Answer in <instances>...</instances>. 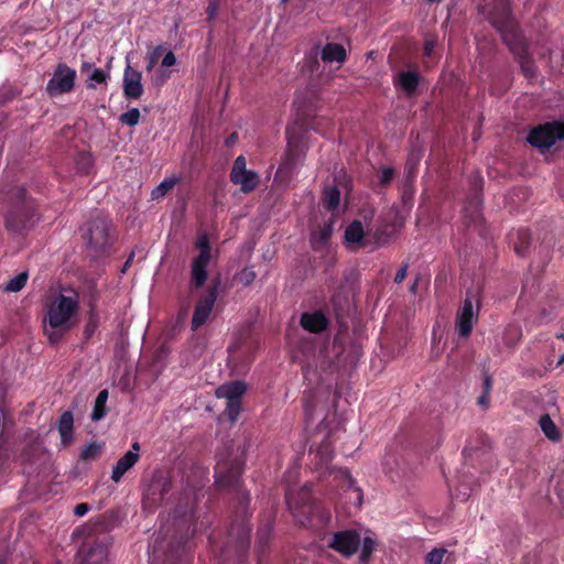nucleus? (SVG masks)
I'll list each match as a JSON object with an SVG mask.
<instances>
[{
	"mask_svg": "<svg viewBox=\"0 0 564 564\" xmlns=\"http://www.w3.org/2000/svg\"><path fill=\"white\" fill-rule=\"evenodd\" d=\"M78 312L79 296L74 290H63L51 297L44 318L50 343H57L77 323Z\"/></svg>",
	"mask_w": 564,
	"mask_h": 564,
	"instance_id": "nucleus-1",
	"label": "nucleus"
},
{
	"mask_svg": "<svg viewBox=\"0 0 564 564\" xmlns=\"http://www.w3.org/2000/svg\"><path fill=\"white\" fill-rule=\"evenodd\" d=\"M14 196L15 200L7 215L6 224L8 229L22 232L31 229L37 221V217L33 203L25 198L24 189L18 188Z\"/></svg>",
	"mask_w": 564,
	"mask_h": 564,
	"instance_id": "nucleus-2",
	"label": "nucleus"
},
{
	"mask_svg": "<svg viewBox=\"0 0 564 564\" xmlns=\"http://www.w3.org/2000/svg\"><path fill=\"white\" fill-rule=\"evenodd\" d=\"M564 139V123L549 122L531 131L528 141L535 148L545 150Z\"/></svg>",
	"mask_w": 564,
	"mask_h": 564,
	"instance_id": "nucleus-3",
	"label": "nucleus"
},
{
	"mask_svg": "<svg viewBox=\"0 0 564 564\" xmlns=\"http://www.w3.org/2000/svg\"><path fill=\"white\" fill-rule=\"evenodd\" d=\"M196 248L199 249V253L192 263V279L195 286L199 288L207 279L206 267L210 260L212 248L207 235L203 234L197 238Z\"/></svg>",
	"mask_w": 564,
	"mask_h": 564,
	"instance_id": "nucleus-4",
	"label": "nucleus"
},
{
	"mask_svg": "<svg viewBox=\"0 0 564 564\" xmlns=\"http://www.w3.org/2000/svg\"><path fill=\"white\" fill-rule=\"evenodd\" d=\"M246 391V384L241 381H234L223 384L216 389V397L226 399V413L231 421H235L240 412V399Z\"/></svg>",
	"mask_w": 564,
	"mask_h": 564,
	"instance_id": "nucleus-5",
	"label": "nucleus"
},
{
	"mask_svg": "<svg viewBox=\"0 0 564 564\" xmlns=\"http://www.w3.org/2000/svg\"><path fill=\"white\" fill-rule=\"evenodd\" d=\"M479 305L467 295L456 314L455 327L459 336L467 337L478 319Z\"/></svg>",
	"mask_w": 564,
	"mask_h": 564,
	"instance_id": "nucleus-6",
	"label": "nucleus"
},
{
	"mask_svg": "<svg viewBox=\"0 0 564 564\" xmlns=\"http://www.w3.org/2000/svg\"><path fill=\"white\" fill-rule=\"evenodd\" d=\"M76 72L65 64H59L52 78L48 80L46 90L51 96L68 93L73 89Z\"/></svg>",
	"mask_w": 564,
	"mask_h": 564,
	"instance_id": "nucleus-7",
	"label": "nucleus"
},
{
	"mask_svg": "<svg viewBox=\"0 0 564 564\" xmlns=\"http://www.w3.org/2000/svg\"><path fill=\"white\" fill-rule=\"evenodd\" d=\"M230 180L234 184L239 185L245 193L253 191L259 184V176L256 172L247 169L245 156L239 155L232 165Z\"/></svg>",
	"mask_w": 564,
	"mask_h": 564,
	"instance_id": "nucleus-8",
	"label": "nucleus"
},
{
	"mask_svg": "<svg viewBox=\"0 0 564 564\" xmlns=\"http://www.w3.org/2000/svg\"><path fill=\"white\" fill-rule=\"evenodd\" d=\"M217 297L218 286L214 285L198 300L192 317V329H198L208 321Z\"/></svg>",
	"mask_w": 564,
	"mask_h": 564,
	"instance_id": "nucleus-9",
	"label": "nucleus"
},
{
	"mask_svg": "<svg viewBox=\"0 0 564 564\" xmlns=\"http://www.w3.org/2000/svg\"><path fill=\"white\" fill-rule=\"evenodd\" d=\"M329 546L341 555L349 557L360 546V536L355 530L340 531L334 534Z\"/></svg>",
	"mask_w": 564,
	"mask_h": 564,
	"instance_id": "nucleus-10",
	"label": "nucleus"
},
{
	"mask_svg": "<svg viewBox=\"0 0 564 564\" xmlns=\"http://www.w3.org/2000/svg\"><path fill=\"white\" fill-rule=\"evenodd\" d=\"M489 19L495 28L501 32L505 41L511 45V40L516 37L514 23L510 14L509 7L502 4L499 10H495L489 13Z\"/></svg>",
	"mask_w": 564,
	"mask_h": 564,
	"instance_id": "nucleus-11",
	"label": "nucleus"
},
{
	"mask_svg": "<svg viewBox=\"0 0 564 564\" xmlns=\"http://www.w3.org/2000/svg\"><path fill=\"white\" fill-rule=\"evenodd\" d=\"M141 79L142 74L128 62L122 78L123 94L128 99L137 100L143 95L144 89Z\"/></svg>",
	"mask_w": 564,
	"mask_h": 564,
	"instance_id": "nucleus-12",
	"label": "nucleus"
},
{
	"mask_svg": "<svg viewBox=\"0 0 564 564\" xmlns=\"http://www.w3.org/2000/svg\"><path fill=\"white\" fill-rule=\"evenodd\" d=\"M109 224L106 219H97L87 229V241L96 249H104L108 245Z\"/></svg>",
	"mask_w": 564,
	"mask_h": 564,
	"instance_id": "nucleus-13",
	"label": "nucleus"
},
{
	"mask_svg": "<svg viewBox=\"0 0 564 564\" xmlns=\"http://www.w3.org/2000/svg\"><path fill=\"white\" fill-rule=\"evenodd\" d=\"M140 445L138 442H134L131 446V449L128 451L116 464L111 473V479L115 482H118L122 476L134 466L140 457Z\"/></svg>",
	"mask_w": 564,
	"mask_h": 564,
	"instance_id": "nucleus-14",
	"label": "nucleus"
},
{
	"mask_svg": "<svg viewBox=\"0 0 564 564\" xmlns=\"http://www.w3.org/2000/svg\"><path fill=\"white\" fill-rule=\"evenodd\" d=\"M80 73L87 75V87L95 88L99 84H107L110 74L101 68H96L89 62H83Z\"/></svg>",
	"mask_w": 564,
	"mask_h": 564,
	"instance_id": "nucleus-15",
	"label": "nucleus"
},
{
	"mask_svg": "<svg viewBox=\"0 0 564 564\" xmlns=\"http://www.w3.org/2000/svg\"><path fill=\"white\" fill-rule=\"evenodd\" d=\"M345 241L351 249L365 246V229L359 220L352 221L345 230Z\"/></svg>",
	"mask_w": 564,
	"mask_h": 564,
	"instance_id": "nucleus-16",
	"label": "nucleus"
},
{
	"mask_svg": "<svg viewBox=\"0 0 564 564\" xmlns=\"http://www.w3.org/2000/svg\"><path fill=\"white\" fill-rule=\"evenodd\" d=\"M301 325L308 332L318 333L326 328L327 319L321 312L304 313L301 317Z\"/></svg>",
	"mask_w": 564,
	"mask_h": 564,
	"instance_id": "nucleus-17",
	"label": "nucleus"
},
{
	"mask_svg": "<svg viewBox=\"0 0 564 564\" xmlns=\"http://www.w3.org/2000/svg\"><path fill=\"white\" fill-rule=\"evenodd\" d=\"M176 64V57L172 51L166 52L164 55L161 69H159L152 77V82L156 86H161L167 78H170L171 73L165 68L174 66Z\"/></svg>",
	"mask_w": 564,
	"mask_h": 564,
	"instance_id": "nucleus-18",
	"label": "nucleus"
},
{
	"mask_svg": "<svg viewBox=\"0 0 564 564\" xmlns=\"http://www.w3.org/2000/svg\"><path fill=\"white\" fill-rule=\"evenodd\" d=\"M322 59L324 62H337L338 64H341L346 59V51L340 44L328 43L322 51Z\"/></svg>",
	"mask_w": 564,
	"mask_h": 564,
	"instance_id": "nucleus-19",
	"label": "nucleus"
},
{
	"mask_svg": "<svg viewBox=\"0 0 564 564\" xmlns=\"http://www.w3.org/2000/svg\"><path fill=\"white\" fill-rule=\"evenodd\" d=\"M395 83L400 89L406 94H412L419 84V75L412 70L401 72Z\"/></svg>",
	"mask_w": 564,
	"mask_h": 564,
	"instance_id": "nucleus-20",
	"label": "nucleus"
},
{
	"mask_svg": "<svg viewBox=\"0 0 564 564\" xmlns=\"http://www.w3.org/2000/svg\"><path fill=\"white\" fill-rule=\"evenodd\" d=\"M73 423V414L69 411L64 412L58 422V432L64 445L68 444L72 440Z\"/></svg>",
	"mask_w": 564,
	"mask_h": 564,
	"instance_id": "nucleus-21",
	"label": "nucleus"
},
{
	"mask_svg": "<svg viewBox=\"0 0 564 564\" xmlns=\"http://www.w3.org/2000/svg\"><path fill=\"white\" fill-rule=\"evenodd\" d=\"M510 241L513 243L514 251L522 254L530 243V234L527 229H520L510 236Z\"/></svg>",
	"mask_w": 564,
	"mask_h": 564,
	"instance_id": "nucleus-22",
	"label": "nucleus"
},
{
	"mask_svg": "<svg viewBox=\"0 0 564 564\" xmlns=\"http://www.w3.org/2000/svg\"><path fill=\"white\" fill-rule=\"evenodd\" d=\"M178 177L172 176L164 178L158 186H155L152 192L151 196L153 199H160L164 197L173 187L177 184Z\"/></svg>",
	"mask_w": 564,
	"mask_h": 564,
	"instance_id": "nucleus-23",
	"label": "nucleus"
},
{
	"mask_svg": "<svg viewBox=\"0 0 564 564\" xmlns=\"http://www.w3.org/2000/svg\"><path fill=\"white\" fill-rule=\"evenodd\" d=\"M315 456L321 465H327L333 457L332 440H323L315 449Z\"/></svg>",
	"mask_w": 564,
	"mask_h": 564,
	"instance_id": "nucleus-24",
	"label": "nucleus"
},
{
	"mask_svg": "<svg viewBox=\"0 0 564 564\" xmlns=\"http://www.w3.org/2000/svg\"><path fill=\"white\" fill-rule=\"evenodd\" d=\"M540 427L545 436L551 441H558L561 435L560 432L549 415H543L540 419Z\"/></svg>",
	"mask_w": 564,
	"mask_h": 564,
	"instance_id": "nucleus-25",
	"label": "nucleus"
},
{
	"mask_svg": "<svg viewBox=\"0 0 564 564\" xmlns=\"http://www.w3.org/2000/svg\"><path fill=\"white\" fill-rule=\"evenodd\" d=\"M340 194L336 187H327L323 194V203L328 210H335L339 205Z\"/></svg>",
	"mask_w": 564,
	"mask_h": 564,
	"instance_id": "nucleus-26",
	"label": "nucleus"
},
{
	"mask_svg": "<svg viewBox=\"0 0 564 564\" xmlns=\"http://www.w3.org/2000/svg\"><path fill=\"white\" fill-rule=\"evenodd\" d=\"M26 281H28V273L21 272L18 275H15L14 278H11L7 282V284L4 286V291L19 292L24 288V285L26 284Z\"/></svg>",
	"mask_w": 564,
	"mask_h": 564,
	"instance_id": "nucleus-27",
	"label": "nucleus"
},
{
	"mask_svg": "<svg viewBox=\"0 0 564 564\" xmlns=\"http://www.w3.org/2000/svg\"><path fill=\"white\" fill-rule=\"evenodd\" d=\"M522 333L519 326L509 325L503 334V341L508 347L514 346L521 338Z\"/></svg>",
	"mask_w": 564,
	"mask_h": 564,
	"instance_id": "nucleus-28",
	"label": "nucleus"
},
{
	"mask_svg": "<svg viewBox=\"0 0 564 564\" xmlns=\"http://www.w3.org/2000/svg\"><path fill=\"white\" fill-rule=\"evenodd\" d=\"M361 544V553L359 555V561L362 564H367L369 558L375 550L376 542L371 538H365Z\"/></svg>",
	"mask_w": 564,
	"mask_h": 564,
	"instance_id": "nucleus-29",
	"label": "nucleus"
},
{
	"mask_svg": "<svg viewBox=\"0 0 564 564\" xmlns=\"http://www.w3.org/2000/svg\"><path fill=\"white\" fill-rule=\"evenodd\" d=\"M120 122L129 127H134L139 123L140 111L138 108H131L127 112H123L120 118Z\"/></svg>",
	"mask_w": 564,
	"mask_h": 564,
	"instance_id": "nucleus-30",
	"label": "nucleus"
},
{
	"mask_svg": "<svg viewBox=\"0 0 564 564\" xmlns=\"http://www.w3.org/2000/svg\"><path fill=\"white\" fill-rule=\"evenodd\" d=\"M447 550L444 547H435L425 555V564H441Z\"/></svg>",
	"mask_w": 564,
	"mask_h": 564,
	"instance_id": "nucleus-31",
	"label": "nucleus"
},
{
	"mask_svg": "<svg viewBox=\"0 0 564 564\" xmlns=\"http://www.w3.org/2000/svg\"><path fill=\"white\" fill-rule=\"evenodd\" d=\"M164 48L162 46H156L148 54V65L147 70L152 72L154 66L156 65L159 57L162 55Z\"/></svg>",
	"mask_w": 564,
	"mask_h": 564,
	"instance_id": "nucleus-32",
	"label": "nucleus"
},
{
	"mask_svg": "<svg viewBox=\"0 0 564 564\" xmlns=\"http://www.w3.org/2000/svg\"><path fill=\"white\" fill-rule=\"evenodd\" d=\"M256 279V273L252 269H243L239 275L238 280L243 285H250Z\"/></svg>",
	"mask_w": 564,
	"mask_h": 564,
	"instance_id": "nucleus-33",
	"label": "nucleus"
},
{
	"mask_svg": "<svg viewBox=\"0 0 564 564\" xmlns=\"http://www.w3.org/2000/svg\"><path fill=\"white\" fill-rule=\"evenodd\" d=\"M106 415V403H99V401L95 400L94 410L91 414V419L94 421H99Z\"/></svg>",
	"mask_w": 564,
	"mask_h": 564,
	"instance_id": "nucleus-34",
	"label": "nucleus"
},
{
	"mask_svg": "<svg viewBox=\"0 0 564 564\" xmlns=\"http://www.w3.org/2000/svg\"><path fill=\"white\" fill-rule=\"evenodd\" d=\"M394 177V171L390 167H384L379 174V182L381 185L389 184Z\"/></svg>",
	"mask_w": 564,
	"mask_h": 564,
	"instance_id": "nucleus-35",
	"label": "nucleus"
},
{
	"mask_svg": "<svg viewBox=\"0 0 564 564\" xmlns=\"http://www.w3.org/2000/svg\"><path fill=\"white\" fill-rule=\"evenodd\" d=\"M99 452V446L96 444H90L82 452V457L84 459H88L94 457Z\"/></svg>",
	"mask_w": 564,
	"mask_h": 564,
	"instance_id": "nucleus-36",
	"label": "nucleus"
},
{
	"mask_svg": "<svg viewBox=\"0 0 564 564\" xmlns=\"http://www.w3.org/2000/svg\"><path fill=\"white\" fill-rule=\"evenodd\" d=\"M286 134H288L289 148H290V150H292L297 144V137L292 128L288 129Z\"/></svg>",
	"mask_w": 564,
	"mask_h": 564,
	"instance_id": "nucleus-37",
	"label": "nucleus"
},
{
	"mask_svg": "<svg viewBox=\"0 0 564 564\" xmlns=\"http://www.w3.org/2000/svg\"><path fill=\"white\" fill-rule=\"evenodd\" d=\"M406 272H408V265L406 264H403L397 272L395 276H394V281L397 283H401L405 276H406Z\"/></svg>",
	"mask_w": 564,
	"mask_h": 564,
	"instance_id": "nucleus-38",
	"label": "nucleus"
},
{
	"mask_svg": "<svg viewBox=\"0 0 564 564\" xmlns=\"http://www.w3.org/2000/svg\"><path fill=\"white\" fill-rule=\"evenodd\" d=\"M88 511H89V506L87 503H79L74 509V513L77 517H84Z\"/></svg>",
	"mask_w": 564,
	"mask_h": 564,
	"instance_id": "nucleus-39",
	"label": "nucleus"
},
{
	"mask_svg": "<svg viewBox=\"0 0 564 564\" xmlns=\"http://www.w3.org/2000/svg\"><path fill=\"white\" fill-rule=\"evenodd\" d=\"M434 47H435V43L433 41H426L425 45H424V54L431 55L432 52L434 51Z\"/></svg>",
	"mask_w": 564,
	"mask_h": 564,
	"instance_id": "nucleus-40",
	"label": "nucleus"
},
{
	"mask_svg": "<svg viewBox=\"0 0 564 564\" xmlns=\"http://www.w3.org/2000/svg\"><path fill=\"white\" fill-rule=\"evenodd\" d=\"M332 235V229L330 227H327V228H324L322 231H321V241L322 242H325L328 240V238L330 237Z\"/></svg>",
	"mask_w": 564,
	"mask_h": 564,
	"instance_id": "nucleus-41",
	"label": "nucleus"
},
{
	"mask_svg": "<svg viewBox=\"0 0 564 564\" xmlns=\"http://www.w3.org/2000/svg\"><path fill=\"white\" fill-rule=\"evenodd\" d=\"M107 399H108V391L105 389L98 393L96 401H99V403H106Z\"/></svg>",
	"mask_w": 564,
	"mask_h": 564,
	"instance_id": "nucleus-42",
	"label": "nucleus"
},
{
	"mask_svg": "<svg viewBox=\"0 0 564 564\" xmlns=\"http://www.w3.org/2000/svg\"><path fill=\"white\" fill-rule=\"evenodd\" d=\"M522 68L525 73L527 76H532L533 75V69H532V66L529 62H525V63H522Z\"/></svg>",
	"mask_w": 564,
	"mask_h": 564,
	"instance_id": "nucleus-43",
	"label": "nucleus"
},
{
	"mask_svg": "<svg viewBox=\"0 0 564 564\" xmlns=\"http://www.w3.org/2000/svg\"><path fill=\"white\" fill-rule=\"evenodd\" d=\"M216 481L220 485H227V481L225 479H223V476H221V471H220V466L217 467L216 469Z\"/></svg>",
	"mask_w": 564,
	"mask_h": 564,
	"instance_id": "nucleus-44",
	"label": "nucleus"
},
{
	"mask_svg": "<svg viewBox=\"0 0 564 564\" xmlns=\"http://www.w3.org/2000/svg\"><path fill=\"white\" fill-rule=\"evenodd\" d=\"M286 499H288V503H289L290 509H293V507H294L297 502L294 500V498H293V496H292V494H291V492H288V495H286Z\"/></svg>",
	"mask_w": 564,
	"mask_h": 564,
	"instance_id": "nucleus-45",
	"label": "nucleus"
},
{
	"mask_svg": "<svg viewBox=\"0 0 564 564\" xmlns=\"http://www.w3.org/2000/svg\"><path fill=\"white\" fill-rule=\"evenodd\" d=\"M208 10H209V17L213 18L216 14V7L210 3L208 7Z\"/></svg>",
	"mask_w": 564,
	"mask_h": 564,
	"instance_id": "nucleus-46",
	"label": "nucleus"
},
{
	"mask_svg": "<svg viewBox=\"0 0 564 564\" xmlns=\"http://www.w3.org/2000/svg\"><path fill=\"white\" fill-rule=\"evenodd\" d=\"M491 387V380L489 377H486L485 378V388H486V391H488Z\"/></svg>",
	"mask_w": 564,
	"mask_h": 564,
	"instance_id": "nucleus-47",
	"label": "nucleus"
},
{
	"mask_svg": "<svg viewBox=\"0 0 564 564\" xmlns=\"http://www.w3.org/2000/svg\"><path fill=\"white\" fill-rule=\"evenodd\" d=\"M132 259H133V254H131V256L129 257V259L126 261L124 267H123V270H122L123 272H124V271L127 270V268L130 265V263L132 262Z\"/></svg>",
	"mask_w": 564,
	"mask_h": 564,
	"instance_id": "nucleus-48",
	"label": "nucleus"
},
{
	"mask_svg": "<svg viewBox=\"0 0 564 564\" xmlns=\"http://www.w3.org/2000/svg\"><path fill=\"white\" fill-rule=\"evenodd\" d=\"M352 494L356 496V498L358 499V501L360 502L361 501V494H360V490L359 489H354L352 490Z\"/></svg>",
	"mask_w": 564,
	"mask_h": 564,
	"instance_id": "nucleus-49",
	"label": "nucleus"
},
{
	"mask_svg": "<svg viewBox=\"0 0 564 564\" xmlns=\"http://www.w3.org/2000/svg\"><path fill=\"white\" fill-rule=\"evenodd\" d=\"M478 402H479V404H481V405L486 404V402H487V397H486V395H481V397L478 399Z\"/></svg>",
	"mask_w": 564,
	"mask_h": 564,
	"instance_id": "nucleus-50",
	"label": "nucleus"
},
{
	"mask_svg": "<svg viewBox=\"0 0 564 564\" xmlns=\"http://www.w3.org/2000/svg\"><path fill=\"white\" fill-rule=\"evenodd\" d=\"M237 140V134L232 133L229 138H228V143H232Z\"/></svg>",
	"mask_w": 564,
	"mask_h": 564,
	"instance_id": "nucleus-51",
	"label": "nucleus"
},
{
	"mask_svg": "<svg viewBox=\"0 0 564 564\" xmlns=\"http://www.w3.org/2000/svg\"><path fill=\"white\" fill-rule=\"evenodd\" d=\"M563 362H564V355H562V356L560 357L557 365H562Z\"/></svg>",
	"mask_w": 564,
	"mask_h": 564,
	"instance_id": "nucleus-52",
	"label": "nucleus"
},
{
	"mask_svg": "<svg viewBox=\"0 0 564 564\" xmlns=\"http://www.w3.org/2000/svg\"><path fill=\"white\" fill-rule=\"evenodd\" d=\"M324 433H325L324 427H321L319 431H318V435H324Z\"/></svg>",
	"mask_w": 564,
	"mask_h": 564,
	"instance_id": "nucleus-53",
	"label": "nucleus"
},
{
	"mask_svg": "<svg viewBox=\"0 0 564 564\" xmlns=\"http://www.w3.org/2000/svg\"><path fill=\"white\" fill-rule=\"evenodd\" d=\"M415 288H416V282L411 286V291L415 292Z\"/></svg>",
	"mask_w": 564,
	"mask_h": 564,
	"instance_id": "nucleus-54",
	"label": "nucleus"
},
{
	"mask_svg": "<svg viewBox=\"0 0 564 564\" xmlns=\"http://www.w3.org/2000/svg\"><path fill=\"white\" fill-rule=\"evenodd\" d=\"M305 411L308 412V404L305 405Z\"/></svg>",
	"mask_w": 564,
	"mask_h": 564,
	"instance_id": "nucleus-55",
	"label": "nucleus"
},
{
	"mask_svg": "<svg viewBox=\"0 0 564 564\" xmlns=\"http://www.w3.org/2000/svg\"><path fill=\"white\" fill-rule=\"evenodd\" d=\"M283 2H285L286 0H282Z\"/></svg>",
	"mask_w": 564,
	"mask_h": 564,
	"instance_id": "nucleus-56",
	"label": "nucleus"
}]
</instances>
